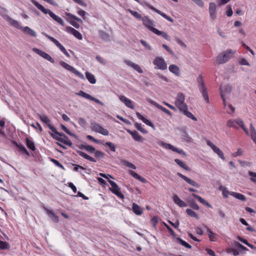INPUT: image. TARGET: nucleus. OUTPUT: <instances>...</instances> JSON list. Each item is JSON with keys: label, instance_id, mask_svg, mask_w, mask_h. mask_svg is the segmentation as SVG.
I'll return each instance as SVG.
<instances>
[{"label": "nucleus", "instance_id": "nucleus-1", "mask_svg": "<svg viewBox=\"0 0 256 256\" xmlns=\"http://www.w3.org/2000/svg\"><path fill=\"white\" fill-rule=\"evenodd\" d=\"M236 53V50H234L231 49H228L220 53L216 58L214 62L218 64L226 63L234 57Z\"/></svg>", "mask_w": 256, "mask_h": 256}, {"label": "nucleus", "instance_id": "nucleus-2", "mask_svg": "<svg viewBox=\"0 0 256 256\" xmlns=\"http://www.w3.org/2000/svg\"><path fill=\"white\" fill-rule=\"evenodd\" d=\"M32 3L40 10L45 14H48L54 20L62 26H64L63 20L58 16L56 15L53 12L48 9L45 8L42 5L38 3L36 1L32 0Z\"/></svg>", "mask_w": 256, "mask_h": 256}, {"label": "nucleus", "instance_id": "nucleus-3", "mask_svg": "<svg viewBox=\"0 0 256 256\" xmlns=\"http://www.w3.org/2000/svg\"><path fill=\"white\" fill-rule=\"evenodd\" d=\"M54 133H50L51 136L55 140L65 144L68 146L72 145V142L63 133H60L58 132L55 128V130L52 131Z\"/></svg>", "mask_w": 256, "mask_h": 256}, {"label": "nucleus", "instance_id": "nucleus-4", "mask_svg": "<svg viewBox=\"0 0 256 256\" xmlns=\"http://www.w3.org/2000/svg\"><path fill=\"white\" fill-rule=\"evenodd\" d=\"M198 86L200 92L202 94V96L206 103H209V98L207 89L205 86L202 74H200L197 78Z\"/></svg>", "mask_w": 256, "mask_h": 256}, {"label": "nucleus", "instance_id": "nucleus-5", "mask_svg": "<svg viewBox=\"0 0 256 256\" xmlns=\"http://www.w3.org/2000/svg\"><path fill=\"white\" fill-rule=\"evenodd\" d=\"M142 20L143 24L152 32H162L154 28V22L150 19L148 16H144Z\"/></svg>", "mask_w": 256, "mask_h": 256}, {"label": "nucleus", "instance_id": "nucleus-6", "mask_svg": "<svg viewBox=\"0 0 256 256\" xmlns=\"http://www.w3.org/2000/svg\"><path fill=\"white\" fill-rule=\"evenodd\" d=\"M184 100L185 97L184 94L181 92H179L176 96L174 104L180 111L183 110L185 107L188 106L184 102Z\"/></svg>", "mask_w": 256, "mask_h": 256}, {"label": "nucleus", "instance_id": "nucleus-7", "mask_svg": "<svg viewBox=\"0 0 256 256\" xmlns=\"http://www.w3.org/2000/svg\"><path fill=\"white\" fill-rule=\"evenodd\" d=\"M60 64L66 69V70L71 72L73 74H75L76 76H78V78H80L81 79L84 80V76L81 72H80L79 71L77 70L75 68H74L73 66L69 65L66 62L64 61H60Z\"/></svg>", "mask_w": 256, "mask_h": 256}, {"label": "nucleus", "instance_id": "nucleus-8", "mask_svg": "<svg viewBox=\"0 0 256 256\" xmlns=\"http://www.w3.org/2000/svg\"><path fill=\"white\" fill-rule=\"evenodd\" d=\"M155 69L165 70L167 68V64L164 60L160 56H156L153 61Z\"/></svg>", "mask_w": 256, "mask_h": 256}, {"label": "nucleus", "instance_id": "nucleus-9", "mask_svg": "<svg viewBox=\"0 0 256 256\" xmlns=\"http://www.w3.org/2000/svg\"><path fill=\"white\" fill-rule=\"evenodd\" d=\"M158 144L165 148L170 150L173 152H176L180 154H182L184 156H186V153L182 149L176 148L172 145L167 144L163 141L159 142Z\"/></svg>", "mask_w": 256, "mask_h": 256}, {"label": "nucleus", "instance_id": "nucleus-10", "mask_svg": "<svg viewBox=\"0 0 256 256\" xmlns=\"http://www.w3.org/2000/svg\"><path fill=\"white\" fill-rule=\"evenodd\" d=\"M91 129L92 130L104 136H108L109 134V132L108 130L96 122L91 123Z\"/></svg>", "mask_w": 256, "mask_h": 256}, {"label": "nucleus", "instance_id": "nucleus-11", "mask_svg": "<svg viewBox=\"0 0 256 256\" xmlns=\"http://www.w3.org/2000/svg\"><path fill=\"white\" fill-rule=\"evenodd\" d=\"M108 181L112 186V188H110V191L118 197L124 199V195L120 192V188L118 186V184L112 180H108Z\"/></svg>", "mask_w": 256, "mask_h": 256}, {"label": "nucleus", "instance_id": "nucleus-12", "mask_svg": "<svg viewBox=\"0 0 256 256\" xmlns=\"http://www.w3.org/2000/svg\"><path fill=\"white\" fill-rule=\"evenodd\" d=\"M206 142L207 145L212 150L214 153L218 154L220 158L224 161L226 160L223 152L218 147L216 146L209 140H206Z\"/></svg>", "mask_w": 256, "mask_h": 256}, {"label": "nucleus", "instance_id": "nucleus-13", "mask_svg": "<svg viewBox=\"0 0 256 256\" xmlns=\"http://www.w3.org/2000/svg\"><path fill=\"white\" fill-rule=\"evenodd\" d=\"M76 94L78 96L83 97L86 99L94 101L96 103L100 104L102 106L103 105V104L99 100L96 98H95L91 96L90 94L84 92L82 90H80L78 92L76 93Z\"/></svg>", "mask_w": 256, "mask_h": 256}, {"label": "nucleus", "instance_id": "nucleus-14", "mask_svg": "<svg viewBox=\"0 0 256 256\" xmlns=\"http://www.w3.org/2000/svg\"><path fill=\"white\" fill-rule=\"evenodd\" d=\"M32 50L33 52L38 54V55L44 58L49 61L51 63L54 64V60L47 53L42 52V50L35 48H32Z\"/></svg>", "mask_w": 256, "mask_h": 256}, {"label": "nucleus", "instance_id": "nucleus-15", "mask_svg": "<svg viewBox=\"0 0 256 256\" xmlns=\"http://www.w3.org/2000/svg\"><path fill=\"white\" fill-rule=\"evenodd\" d=\"M147 101L150 104H151L155 106L158 109L164 112H165L166 114L168 116H172V113L169 110H168L166 108H164V106H160V104H158L156 102L154 101L153 100H151L150 98H148L147 100Z\"/></svg>", "mask_w": 256, "mask_h": 256}, {"label": "nucleus", "instance_id": "nucleus-16", "mask_svg": "<svg viewBox=\"0 0 256 256\" xmlns=\"http://www.w3.org/2000/svg\"><path fill=\"white\" fill-rule=\"evenodd\" d=\"M66 15L75 20H72L70 22V24L72 26L76 28H78L80 27V24L78 22L82 23V22L80 18L70 13H66Z\"/></svg>", "mask_w": 256, "mask_h": 256}, {"label": "nucleus", "instance_id": "nucleus-17", "mask_svg": "<svg viewBox=\"0 0 256 256\" xmlns=\"http://www.w3.org/2000/svg\"><path fill=\"white\" fill-rule=\"evenodd\" d=\"M209 12L210 18L215 20L216 18V6L214 2L209 4Z\"/></svg>", "mask_w": 256, "mask_h": 256}, {"label": "nucleus", "instance_id": "nucleus-18", "mask_svg": "<svg viewBox=\"0 0 256 256\" xmlns=\"http://www.w3.org/2000/svg\"><path fill=\"white\" fill-rule=\"evenodd\" d=\"M177 176L179 177L182 178L188 184H189L190 185L196 187L197 188H198L200 187V185L198 184L194 180H192V179L188 178V177L182 174L180 172L177 173Z\"/></svg>", "mask_w": 256, "mask_h": 256}, {"label": "nucleus", "instance_id": "nucleus-19", "mask_svg": "<svg viewBox=\"0 0 256 256\" xmlns=\"http://www.w3.org/2000/svg\"><path fill=\"white\" fill-rule=\"evenodd\" d=\"M119 99L128 108L133 109L134 108V102L130 99L124 96H120Z\"/></svg>", "mask_w": 256, "mask_h": 256}, {"label": "nucleus", "instance_id": "nucleus-20", "mask_svg": "<svg viewBox=\"0 0 256 256\" xmlns=\"http://www.w3.org/2000/svg\"><path fill=\"white\" fill-rule=\"evenodd\" d=\"M38 116L40 118V120L45 124L47 125V126L48 127V128L54 131V130H55V128L52 126L50 124V120L46 116V115H41L38 114Z\"/></svg>", "mask_w": 256, "mask_h": 256}, {"label": "nucleus", "instance_id": "nucleus-21", "mask_svg": "<svg viewBox=\"0 0 256 256\" xmlns=\"http://www.w3.org/2000/svg\"><path fill=\"white\" fill-rule=\"evenodd\" d=\"M124 62L128 66H130L131 68H133L136 71L138 72L140 74L143 73V71L140 68V66L138 65V64H136L135 63H134L128 60H125Z\"/></svg>", "mask_w": 256, "mask_h": 256}, {"label": "nucleus", "instance_id": "nucleus-22", "mask_svg": "<svg viewBox=\"0 0 256 256\" xmlns=\"http://www.w3.org/2000/svg\"><path fill=\"white\" fill-rule=\"evenodd\" d=\"M168 70L170 72L174 74L176 76H180V70L178 66L176 64H170L168 67Z\"/></svg>", "mask_w": 256, "mask_h": 256}, {"label": "nucleus", "instance_id": "nucleus-23", "mask_svg": "<svg viewBox=\"0 0 256 256\" xmlns=\"http://www.w3.org/2000/svg\"><path fill=\"white\" fill-rule=\"evenodd\" d=\"M127 132L132 136V138L137 142H142V137L136 130L132 131L130 130H127Z\"/></svg>", "mask_w": 256, "mask_h": 256}, {"label": "nucleus", "instance_id": "nucleus-24", "mask_svg": "<svg viewBox=\"0 0 256 256\" xmlns=\"http://www.w3.org/2000/svg\"><path fill=\"white\" fill-rule=\"evenodd\" d=\"M44 210L46 212L47 214L50 218L54 222L57 223L59 221L58 216L56 215L52 210H50L46 208H44Z\"/></svg>", "mask_w": 256, "mask_h": 256}, {"label": "nucleus", "instance_id": "nucleus-25", "mask_svg": "<svg viewBox=\"0 0 256 256\" xmlns=\"http://www.w3.org/2000/svg\"><path fill=\"white\" fill-rule=\"evenodd\" d=\"M149 8L152 10L153 11L156 12L158 14H159L160 16H162L163 18H166L168 20V21H170V22H174L173 19L171 17L167 16L166 14H164V12H162L160 10H158V9L155 8L153 6H149Z\"/></svg>", "mask_w": 256, "mask_h": 256}, {"label": "nucleus", "instance_id": "nucleus-26", "mask_svg": "<svg viewBox=\"0 0 256 256\" xmlns=\"http://www.w3.org/2000/svg\"><path fill=\"white\" fill-rule=\"evenodd\" d=\"M172 199L174 202L180 207L184 208L188 206L186 203L181 200L176 194H174Z\"/></svg>", "mask_w": 256, "mask_h": 256}, {"label": "nucleus", "instance_id": "nucleus-27", "mask_svg": "<svg viewBox=\"0 0 256 256\" xmlns=\"http://www.w3.org/2000/svg\"><path fill=\"white\" fill-rule=\"evenodd\" d=\"M137 118L142 120V122L146 124V125L154 128V126L152 122H151L150 120L146 119L144 116H143L140 112H137L136 114Z\"/></svg>", "mask_w": 256, "mask_h": 256}, {"label": "nucleus", "instance_id": "nucleus-28", "mask_svg": "<svg viewBox=\"0 0 256 256\" xmlns=\"http://www.w3.org/2000/svg\"><path fill=\"white\" fill-rule=\"evenodd\" d=\"M6 20L13 26L17 28L18 29L22 30V28L21 27L20 22L18 20H14L8 16L6 18Z\"/></svg>", "mask_w": 256, "mask_h": 256}, {"label": "nucleus", "instance_id": "nucleus-29", "mask_svg": "<svg viewBox=\"0 0 256 256\" xmlns=\"http://www.w3.org/2000/svg\"><path fill=\"white\" fill-rule=\"evenodd\" d=\"M132 210L133 212L136 215L140 216L142 213V208L136 203L132 204Z\"/></svg>", "mask_w": 256, "mask_h": 256}, {"label": "nucleus", "instance_id": "nucleus-30", "mask_svg": "<svg viewBox=\"0 0 256 256\" xmlns=\"http://www.w3.org/2000/svg\"><path fill=\"white\" fill-rule=\"evenodd\" d=\"M181 112L183 113L188 118H191L192 120L196 121L197 118H196L194 116L192 112L188 111V107H185L183 109V110H180Z\"/></svg>", "mask_w": 256, "mask_h": 256}, {"label": "nucleus", "instance_id": "nucleus-31", "mask_svg": "<svg viewBox=\"0 0 256 256\" xmlns=\"http://www.w3.org/2000/svg\"><path fill=\"white\" fill-rule=\"evenodd\" d=\"M192 196L194 197L196 199L198 200L199 202H200L202 204L206 206H208V208H212V206L208 202H207L204 199L202 198L199 196L198 195L194 194H192Z\"/></svg>", "mask_w": 256, "mask_h": 256}, {"label": "nucleus", "instance_id": "nucleus-32", "mask_svg": "<svg viewBox=\"0 0 256 256\" xmlns=\"http://www.w3.org/2000/svg\"><path fill=\"white\" fill-rule=\"evenodd\" d=\"M130 174L134 177L136 179L139 180L141 182L146 184L147 182V180L141 176H140L138 174L133 170H130Z\"/></svg>", "mask_w": 256, "mask_h": 256}, {"label": "nucleus", "instance_id": "nucleus-33", "mask_svg": "<svg viewBox=\"0 0 256 256\" xmlns=\"http://www.w3.org/2000/svg\"><path fill=\"white\" fill-rule=\"evenodd\" d=\"M230 194L242 202H244L246 200V196L244 194H241L240 193L231 192H230Z\"/></svg>", "mask_w": 256, "mask_h": 256}, {"label": "nucleus", "instance_id": "nucleus-34", "mask_svg": "<svg viewBox=\"0 0 256 256\" xmlns=\"http://www.w3.org/2000/svg\"><path fill=\"white\" fill-rule=\"evenodd\" d=\"M206 232L208 233L210 240L211 242H215L218 238V236L216 234L213 232L208 228H206Z\"/></svg>", "mask_w": 256, "mask_h": 256}, {"label": "nucleus", "instance_id": "nucleus-35", "mask_svg": "<svg viewBox=\"0 0 256 256\" xmlns=\"http://www.w3.org/2000/svg\"><path fill=\"white\" fill-rule=\"evenodd\" d=\"M78 153L80 156L82 157L83 158H84L86 160H88L90 162H96V160L95 158L90 156L89 155H88V154H86L85 152H83L78 151Z\"/></svg>", "mask_w": 256, "mask_h": 256}, {"label": "nucleus", "instance_id": "nucleus-36", "mask_svg": "<svg viewBox=\"0 0 256 256\" xmlns=\"http://www.w3.org/2000/svg\"><path fill=\"white\" fill-rule=\"evenodd\" d=\"M86 76L90 84H96V79L94 76L93 74L88 72H86Z\"/></svg>", "mask_w": 256, "mask_h": 256}, {"label": "nucleus", "instance_id": "nucleus-37", "mask_svg": "<svg viewBox=\"0 0 256 256\" xmlns=\"http://www.w3.org/2000/svg\"><path fill=\"white\" fill-rule=\"evenodd\" d=\"M174 162L176 163L177 164H178L183 169L188 171H190V168L184 162L180 160L179 159H175Z\"/></svg>", "mask_w": 256, "mask_h": 256}, {"label": "nucleus", "instance_id": "nucleus-38", "mask_svg": "<svg viewBox=\"0 0 256 256\" xmlns=\"http://www.w3.org/2000/svg\"><path fill=\"white\" fill-rule=\"evenodd\" d=\"M26 144L27 147L31 150L32 151L36 150V147L34 142L28 138L26 139Z\"/></svg>", "mask_w": 256, "mask_h": 256}, {"label": "nucleus", "instance_id": "nucleus-39", "mask_svg": "<svg viewBox=\"0 0 256 256\" xmlns=\"http://www.w3.org/2000/svg\"><path fill=\"white\" fill-rule=\"evenodd\" d=\"M250 136L254 142L256 144V130L252 124H250Z\"/></svg>", "mask_w": 256, "mask_h": 256}, {"label": "nucleus", "instance_id": "nucleus-40", "mask_svg": "<svg viewBox=\"0 0 256 256\" xmlns=\"http://www.w3.org/2000/svg\"><path fill=\"white\" fill-rule=\"evenodd\" d=\"M186 214L194 218L196 220L199 219V217L198 214L194 212L193 210L190 208H188L186 210Z\"/></svg>", "mask_w": 256, "mask_h": 256}, {"label": "nucleus", "instance_id": "nucleus-41", "mask_svg": "<svg viewBox=\"0 0 256 256\" xmlns=\"http://www.w3.org/2000/svg\"><path fill=\"white\" fill-rule=\"evenodd\" d=\"M176 241L178 244H181L188 248H192V246L190 244H188V243H187L186 242L182 240L180 238H177Z\"/></svg>", "mask_w": 256, "mask_h": 256}, {"label": "nucleus", "instance_id": "nucleus-42", "mask_svg": "<svg viewBox=\"0 0 256 256\" xmlns=\"http://www.w3.org/2000/svg\"><path fill=\"white\" fill-rule=\"evenodd\" d=\"M128 11L136 19L138 20H142L143 17H142V16L137 12L134 11L130 9H128Z\"/></svg>", "mask_w": 256, "mask_h": 256}, {"label": "nucleus", "instance_id": "nucleus-43", "mask_svg": "<svg viewBox=\"0 0 256 256\" xmlns=\"http://www.w3.org/2000/svg\"><path fill=\"white\" fill-rule=\"evenodd\" d=\"M189 206L194 210H198L200 209V207L198 204L194 200H188Z\"/></svg>", "mask_w": 256, "mask_h": 256}, {"label": "nucleus", "instance_id": "nucleus-44", "mask_svg": "<svg viewBox=\"0 0 256 256\" xmlns=\"http://www.w3.org/2000/svg\"><path fill=\"white\" fill-rule=\"evenodd\" d=\"M182 137L183 140L186 142H192V138L189 136L188 134L185 130L182 132Z\"/></svg>", "mask_w": 256, "mask_h": 256}, {"label": "nucleus", "instance_id": "nucleus-45", "mask_svg": "<svg viewBox=\"0 0 256 256\" xmlns=\"http://www.w3.org/2000/svg\"><path fill=\"white\" fill-rule=\"evenodd\" d=\"M10 248L8 243L0 240V249L2 250H8Z\"/></svg>", "mask_w": 256, "mask_h": 256}, {"label": "nucleus", "instance_id": "nucleus-46", "mask_svg": "<svg viewBox=\"0 0 256 256\" xmlns=\"http://www.w3.org/2000/svg\"><path fill=\"white\" fill-rule=\"evenodd\" d=\"M134 126L142 133H143V134H147L148 133V131L142 127L141 124L138 123V122H136L134 124Z\"/></svg>", "mask_w": 256, "mask_h": 256}, {"label": "nucleus", "instance_id": "nucleus-47", "mask_svg": "<svg viewBox=\"0 0 256 256\" xmlns=\"http://www.w3.org/2000/svg\"><path fill=\"white\" fill-rule=\"evenodd\" d=\"M236 120H229L227 122V124H226L230 128L232 127L236 129H238V127L236 125Z\"/></svg>", "mask_w": 256, "mask_h": 256}, {"label": "nucleus", "instance_id": "nucleus-48", "mask_svg": "<svg viewBox=\"0 0 256 256\" xmlns=\"http://www.w3.org/2000/svg\"><path fill=\"white\" fill-rule=\"evenodd\" d=\"M121 162L124 165L132 169H136V166L134 164L128 162L126 160H122Z\"/></svg>", "mask_w": 256, "mask_h": 256}, {"label": "nucleus", "instance_id": "nucleus-49", "mask_svg": "<svg viewBox=\"0 0 256 256\" xmlns=\"http://www.w3.org/2000/svg\"><path fill=\"white\" fill-rule=\"evenodd\" d=\"M78 124L82 128H86L87 124L86 120L82 118H80L78 120Z\"/></svg>", "mask_w": 256, "mask_h": 256}, {"label": "nucleus", "instance_id": "nucleus-50", "mask_svg": "<svg viewBox=\"0 0 256 256\" xmlns=\"http://www.w3.org/2000/svg\"><path fill=\"white\" fill-rule=\"evenodd\" d=\"M50 161L53 162L56 166L60 168L62 170H64V166L58 160L54 158H50Z\"/></svg>", "mask_w": 256, "mask_h": 256}, {"label": "nucleus", "instance_id": "nucleus-51", "mask_svg": "<svg viewBox=\"0 0 256 256\" xmlns=\"http://www.w3.org/2000/svg\"><path fill=\"white\" fill-rule=\"evenodd\" d=\"M94 153L95 157L98 158H102L104 157V156L105 155L104 154V152H101L100 150H96V151Z\"/></svg>", "mask_w": 256, "mask_h": 256}, {"label": "nucleus", "instance_id": "nucleus-52", "mask_svg": "<svg viewBox=\"0 0 256 256\" xmlns=\"http://www.w3.org/2000/svg\"><path fill=\"white\" fill-rule=\"evenodd\" d=\"M18 148L20 150L21 152H22L24 154L29 155V152L26 149V148L22 144H18L17 146Z\"/></svg>", "mask_w": 256, "mask_h": 256}, {"label": "nucleus", "instance_id": "nucleus-53", "mask_svg": "<svg viewBox=\"0 0 256 256\" xmlns=\"http://www.w3.org/2000/svg\"><path fill=\"white\" fill-rule=\"evenodd\" d=\"M248 175L251 176L250 180L252 182L256 183V173L250 171L248 172Z\"/></svg>", "mask_w": 256, "mask_h": 256}, {"label": "nucleus", "instance_id": "nucleus-54", "mask_svg": "<svg viewBox=\"0 0 256 256\" xmlns=\"http://www.w3.org/2000/svg\"><path fill=\"white\" fill-rule=\"evenodd\" d=\"M105 145L108 146L112 152H114L116 151V146L112 142H106Z\"/></svg>", "mask_w": 256, "mask_h": 256}, {"label": "nucleus", "instance_id": "nucleus-55", "mask_svg": "<svg viewBox=\"0 0 256 256\" xmlns=\"http://www.w3.org/2000/svg\"><path fill=\"white\" fill-rule=\"evenodd\" d=\"M219 190L222 191V195L224 198H228V196L225 194V192H228V189L226 187H224L222 185L220 186Z\"/></svg>", "mask_w": 256, "mask_h": 256}, {"label": "nucleus", "instance_id": "nucleus-56", "mask_svg": "<svg viewBox=\"0 0 256 256\" xmlns=\"http://www.w3.org/2000/svg\"><path fill=\"white\" fill-rule=\"evenodd\" d=\"M238 63L240 65L250 66L249 62L244 58H240L238 60Z\"/></svg>", "mask_w": 256, "mask_h": 256}, {"label": "nucleus", "instance_id": "nucleus-57", "mask_svg": "<svg viewBox=\"0 0 256 256\" xmlns=\"http://www.w3.org/2000/svg\"><path fill=\"white\" fill-rule=\"evenodd\" d=\"M140 43L142 44V45L145 47L146 49L150 50H152L151 46L146 43V41H144L143 40H140Z\"/></svg>", "mask_w": 256, "mask_h": 256}, {"label": "nucleus", "instance_id": "nucleus-58", "mask_svg": "<svg viewBox=\"0 0 256 256\" xmlns=\"http://www.w3.org/2000/svg\"><path fill=\"white\" fill-rule=\"evenodd\" d=\"M60 128H61L64 130V131L67 134H68V135L70 136H72L74 135L68 128H67L63 125V124H61L60 125Z\"/></svg>", "mask_w": 256, "mask_h": 256}, {"label": "nucleus", "instance_id": "nucleus-59", "mask_svg": "<svg viewBox=\"0 0 256 256\" xmlns=\"http://www.w3.org/2000/svg\"><path fill=\"white\" fill-rule=\"evenodd\" d=\"M85 150L90 153H94L96 151V148L94 146L89 145L85 148Z\"/></svg>", "mask_w": 256, "mask_h": 256}, {"label": "nucleus", "instance_id": "nucleus-60", "mask_svg": "<svg viewBox=\"0 0 256 256\" xmlns=\"http://www.w3.org/2000/svg\"><path fill=\"white\" fill-rule=\"evenodd\" d=\"M100 36L104 40H110V36L108 33H100Z\"/></svg>", "mask_w": 256, "mask_h": 256}, {"label": "nucleus", "instance_id": "nucleus-61", "mask_svg": "<svg viewBox=\"0 0 256 256\" xmlns=\"http://www.w3.org/2000/svg\"><path fill=\"white\" fill-rule=\"evenodd\" d=\"M78 14L80 16H81L84 20L86 19V17H85V16L86 14H88V13H86L84 10H82V9H80L78 12Z\"/></svg>", "mask_w": 256, "mask_h": 256}, {"label": "nucleus", "instance_id": "nucleus-62", "mask_svg": "<svg viewBox=\"0 0 256 256\" xmlns=\"http://www.w3.org/2000/svg\"><path fill=\"white\" fill-rule=\"evenodd\" d=\"M96 59L97 60V61L98 62H99L101 64H106L105 60L102 57H101L99 56H97L96 57Z\"/></svg>", "mask_w": 256, "mask_h": 256}, {"label": "nucleus", "instance_id": "nucleus-63", "mask_svg": "<svg viewBox=\"0 0 256 256\" xmlns=\"http://www.w3.org/2000/svg\"><path fill=\"white\" fill-rule=\"evenodd\" d=\"M218 214L222 220H223L226 218V214L224 212H223L222 210H219L218 211Z\"/></svg>", "mask_w": 256, "mask_h": 256}, {"label": "nucleus", "instance_id": "nucleus-64", "mask_svg": "<svg viewBox=\"0 0 256 256\" xmlns=\"http://www.w3.org/2000/svg\"><path fill=\"white\" fill-rule=\"evenodd\" d=\"M196 5L202 8L204 6V2L202 0H192Z\"/></svg>", "mask_w": 256, "mask_h": 256}]
</instances>
